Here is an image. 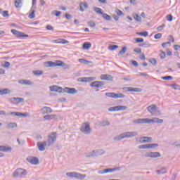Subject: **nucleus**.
<instances>
[{
	"label": "nucleus",
	"mask_w": 180,
	"mask_h": 180,
	"mask_svg": "<svg viewBox=\"0 0 180 180\" xmlns=\"http://www.w3.org/2000/svg\"><path fill=\"white\" fill-rule=\"evenodd\" d=\"M133 123L135 124H150V123H164V120L160 118H153V119H148V118H139L133 120Z\"/></svg>",
	"instance_id": "f257e3e1"
},
{
	"label": "nucleus",
	"mask_w": 180,
	"mask_h": 180,
	"mask_svg": "<svg viewBox=\"0 0 180 180\" xmlns=\"http://www.w3.org/2000/svg\"><path fill=\"white\" fill-rule=\"evenodd\" d=\"M139 133L137 131H127L120 134L114 137L115 141H120L123 140V139H131L133 137H136Z\"/></svg>",
	"instance_id": "f03ea898"
},
{
	"label": "nucleus",
	"mask_w": 180,
	"mask_h": 180,
	"mask_svg": "<svg viewBox=\"0 0 180 180\" xmlns=\"http://www.w3.org/2000/svg\"><path fill=\"white\" fill-rule=\"evenodd\" d=\"M45 67H63L65 70L70 68L69 65L65 64V63L61 60H57L56 62L46 61L44 63Z\"/></svg>",
	"instance_id": "7ed1b4c3"
},
{
	"label": "nucleus",
	"mask_w": 180,
	"mask_h": 180,
	"mask_svg": "<svg viewBox=\"0 0 180 180\" xmlns=\"http://www.w3.org/2000/svg\"><path fill=\"white\" fill-rule=\"evenodd\" d=\"M57 140V132H51L47 136L46 143L48 147H51Z\"/></svg>",
	"instance_id": "20e7f679"
},
{
	"label": "nucleus",
	"mask_w": 180,
	"mask_h": 180,
	"mask_svg": "<svg viewBox=\"0 0 180 180\" xmlns=\"http://www.w3.org/2000/svg\"><path fill=\"white\" fill-rule=\"evenodd\" d=\"M147 110L153 116H161V111L158 110L155 104L150 105L147 107Z\"/></svg>",
	"instance_id": "39448f33"
},
{
	"label": "nucleus",
	"mask_w": 180,
	"mask_h": 180,
	"mask_svg": "<svg viewBox=\"0 0 180 180\" xmlns=\"http://www.w3.org/2000/svg\"><path fill=\"white\" fill-rule=\"evenodd\" d=\"M27 175V172L25 169L18 168L13 173V178H23Z\"/></svg>",
	"instance_id": "423d86ee"
},
{
	"label": "nucleus",
	"mask_w": 180,
	"mask_h": 180,
	"mask_svg": "<svg viewBox=\"0 0 180 180\" xmlns=\"http://www.w3.org/2000/svg\"><path fill=\"white\" fill-rule=\"evenodd\" d=\"M66 176H68V178H75L76 179H85L86 178V174H82L81 173L78 172H67Z\"/></svg>",
	"instance_id": "0eeeda50"
},
{
	"label": "nucleus",
	"mask_w": 180,
	"mask_h": 180,
	"mask_svg": "<svg viewBox=\"0 0 180 180\" xmlns=\"http://www.w3.org/2000/svg\"><path fill=\"white\" fill-rule=\"evenodd\" d=\"M81 133L83 134H91L92 130L91 129V126L89 125V122H84L81 125L80 127Z\"/></svg>",
	"instance_id": "6e6552de"
},
{
	"label": "nucleus",
	"mask_w": 180,
	"mask_h": 180,
	"mask_svg": "<svg viewBox=\"0 0 180 180\" xmlns=\"http://www.w3.org/2000/svg\"><path fill=\"white\" fill-rule=\"evenodd\" d=\"M8 100V102H10V103H13V105H18V103H22V102L25 101V99L23 98L19 97L10 98Z\"/></svg>",
	"instance_id": "1a4fd4ad"
},
{
	"label": "nucleus",
	"mask_w": 180,
	"mask_h": 180,
	"mask_svg": "<svg viewBox=\"0 0 180 180\" xmlns=\"http://www.w3.org/2000/svg\"><path fill=\"white\" fill-rule=\"evenodd\" d=\"M144 157L149 158H160L161 153L160 152H148L144 155Z\"/></svg>",
	"instance_id": "9d476101"
},
{
	"label": "nucleus",
	"mask_w": 180,
	"mask_h": 180,
	"mask_svg": "<svg viewBox=\"0 0 180 180\" xmlns=\"http://www.w3.org/2000/svg\"><path fill=\"white\" fill-rule=\"evenodd\" d=\"M105 85V82L102 81H95L91 83L90 86L92 88L98 89V88H102Z\"/></svg>",
	"instance_id": "9b49d317"
},
{
	"label": "nucleus",
	"mask_w": 180,
	"mask_h": 180,
	"mask_svg": "<svg viewBox=\"0 0 180 180\" xmlns=\"http://www.w3.org/2000/svg\"><path fill=\"white\" fill-rule=\"evenodd\" d=\"M27 162L32 164V165H37L39 164V158L33 156H29L27 158Z\"/></svg>",
	"instance_id": "f8f14e48"
},
{
	"label": "nucleus",
	"mask_w": 180,
	"mask_h": 180,
	"mask_svg": "<svg viewBox=\"0 0 180 180\" xmlns=\"http://www.w3.org/2000/svg\"><path fill=\"white\" fill-rule=\"evenodd\" d=\"M51 92H58L59 94H64L63 89L58 86H50Z\"/></svg>",
	"instance_id": "ddd939ff"
},
{
	"label": "nucleus",
	"mask_w": 180,
	"mask_h": 180,
	"mask_svg": "<svg viewBox=\"0 0 180 180\" xmlns=\"http://www.w3.org/2000/svg\"><path fill=\"white\" fill-rule=\"evenodd\" d=\"M11 33H13L14 36H17V37H29V35L16 30H11Z\"/></svg>",
	"instance_id": "4468645a"
},
{
	"label": "nucleus",
	"mask_w": 180,
	"mask_h": 180,
	"mask_svg": "<svg viewBox=\"0 0 180 180\" xmlns=\"http://www.w3.org/2000/svg\"><path fill=\"white\" fill-rule=\"evenodd\" d=\"M47 146V141H44L42 143L38 142L37 147L39 151H44L46 150V146Z\"/></svg>",
	"instance_id": "2eb2a0df"
},
{
	"label": "nucleus",
	"mask_w": 180,
	"mask_h": 180,
	"mask_svg": "<svg viewBox=\"0 0 180 180\" xmlns=\"http://www.w3.org/2000/svg\"><path fill=\"white\" fill-rule=\"evenodd\" d=\"M34 5H36V0H32V11L29 15V18L30 19H34V18H36V15H34V12H36V11L33 10V8L34 9Z\"/></svg>",
	"instance_id": "dca6fc26"
},
{
	"label": "nucleus",
	"mask_w": 180,
	"mask_h": 180,
	"mask_svg": "<svg viewBox=\"0 0 180 180\" xmlns=\"http://www.w3.org/2000/svg\"><path fill=\"white\" fill-rule=\"evenodd\" d=\"M64 92H66V94L74 95L75 94H77V89H75V88L65 87V89H63V93Z\"/></svg>",
	"instance_id": "f3484780"
},
{
	"label": "nucleus",
	"mask_w": 180,
	"mask_h": 180,
	"mask_svg": "<svg viewBox=\"0 0 180 180\" xmlns=\"http://www.w3.org/2000/svg\"><path fill=\"white\" fill-rule=\"evenodd\" d=\"M42 115H47V113H53V109L50 107H43L41 108Z\"/></svg>",
	"instance_id": "a211bd4d"
},
{
	"label": "nucleus",
	"mask_w": 180,
	"mask_h": 180,
	"mask_svg": "<svg viewBox=\"0 0 180 180\" xmlns=\"http://www.w3.org/2000/svg\"><path fill=\"white\" fill-rule=\"evenodd\" d=\"M0 151L2 153H11V151H12V147L0 146Z\"/></svg>",
	"instance_id": "6ab92c4d"
},
{
	"label": "nucleus",
	"mask_w": 180,
	"mask_h": 180,
	"mask_svg": "<svg viewBox=\"0 0 180 180\" xmlns=\"http://www.w3.org/2000/svg\"><path fill=\"white\" fill-rule=\"evenodd\" d=\"M120 169H122V167H117L115 168H107L104 169V172L105 174H108L109 172H115V171H120Z\"/></svg>",
	"instance_id": "aec40b11"
},
{
	"label": "nucleus",
	"mask_w": 180,
	"mask_h": 180,
	"mask_svg": "<svg viewBox=\"0 0 180 180\" xmlns=\"http://www.w3.org/2000/svg\"><path fill=\"white\" fill-rule=\"evenodd\" d=\"M95 79L94 77H81L77 79L79 82H91V81H94Z\"/></svg>",
	"instance_id": "412c9836"
},
{
	"label": "nucleus",
	"mask_w": 180,
	"mask_h": 180,
	"mask_svg": "<svg viewBox=\"0 0 180 180\" xmlns=\"http://www.w3.org/2000/svg\"><path fill=\"white\" fill-rule=\"evenodd\" d=\"M101 79L103 81H113V77L110 75H101Z\"/></svg>",
	"instance_id": "4be33fe9"
},
{
	"label": "nucleus",
	"mask_w": 180,
	"mask_h": 180,
	"mask_svg": "<svg viewBox=\"0 0 180 180\" xmlns=\"http://www.w3.org/2000/svg\"><path fill=\"white\" fill-rule=\"evenodd\" d=\"M88 3L86 2H81L79 4V11L81 12H84L85 9H88Z\"/></svg>",
	"instance_id": "5701e85b"
},
{
	"label": "nucleus",
	"mask_w": 180,
	"mask_h": 180,
	"mask_svg": "<svg viewBox=\"0 0 180 180\" xmlns=\"http://www.w3.org/2000/svg\"><path fill=\"white\" fill-rule=\"evenodd\" d=\"M18 83L21 85H33V82L30 80L21 79L18 81Z\"/></svg>",
	"instance_id": "b1692460"
},
{
	"label": "nucleus",
	"mask_w": 180,
	"mask_h": 180,
	"mask_svg": "<svg viewBox=\"0 0 180 180\" xmlns=\"http://www.w3.org/2000/svg\"><path fill=\"white\" fill-rule=\"evenodd\" d=\"M144 139H148V136H141L136 138V141L142 144L143 143H148V140H144Z\"/></svg>",
	"instance_id": "393cba45"
},
{
	"label": "nucleus",
	"mask_w": 180,
	"mask_h": 180,
	"mask_svg": "<svg viewBox=\"0 0 180 180\" xmlns=\"http://www.w3.org/2000/svg\"><path fill=\"white\" fill-rule=\"evenodd\" d=\"M6 129H16L18 127V124L15 122H8L7 125L6 126Z\"/></svg>",
	"instance_id": "a878e982"
},
{
	"label": "nucleus",
	"mask_w": 180,
	"mask_h": 180,
	"mask_svg": "<svg viewBox=\"0 0 180 180\" xmlns=\"http://www.w3.org/2000/svg\"><path fill=\"white\" fill-rule=\"evenodd\" d=\"M94 157H99V155H103L105 154V150L100 149V150H94Z\"/></svg>",
	"instance_id": "bb28decb"
},
{
	"label": "nucleus",
	"mask_w": 180,
	"mask_h": 180,
	"mask_svg": "<svg viewBox=\"0 0 180 180\" xmlns=\"http://www.w3.org/2000/svg\"><path fill=\"white\" fill-rule=\"evenodd\" d=\"M158 175H164V174H167V168L162 167L160 169L156 171Z\"/></svg>",
	"instance_id": "cd10ccee"
},
{
	"label": "nucleus",
	"mask_w": 180,
	"mask_h": 180,
	"mask_svg": "<svg viewBox=\"0 0 180 180\" xmlns=\"http://www.w3.org/2000/svg\"><path fill=\"white\" fill-rule=\"evenodd\" d=\"M11 94V90L9 89H3L0 90V95H8Z\"/></svg>",
	"instance_id": "c85d7f7f"
},
{
	"label": "nucleus",
	"mask_w": 180,
	"mask_h": 180,
	"mask_svg": "<svg viewBox=\"0 0 180 180\" xmlns=\"http://www.w3.org/2000/svg\"><path fill=\"white\" fill-rule=\"evenodd\" d=\"M92 44L90 42H84L82 46L83 50H89Z\"/></svg>",
	"instance_id": "c756f323"
},
{
	"label": "nucleus",
	"mask_w": 180,
	"mask_h": 180,
	"mask_svg": "<svg viewBox=\"0 0 180 180\" xmlns=\"http://www.w3.org/2000/svg\"><path fill=\"white\" fill-rule=\"evenodd\" d=\"M57 115H47L44 116V120H52V119H56Z\"/></svg>",
	"instance_id": "7c9ffc66"
},
{
	"label": "nucleus",
	"mask_w": 180,
	"mask_h": 180,
	"mask_svg": "<svg viewBox=\"0 0 180 180\" xmlns=\"http://www.w3.org/2000/svg\"><path fill=\"white\" fill-rule=\"evenodd\" d=\"M94 11L96 12V13H98V15H103V11H102V8L98 7H94Z\"/></svg>",
	"instance_id": "2f4dec72"
},
{
	"label": "nucleus",
	"mask_w": 180,
	"mask_h": 180,
	"mask_svg": "<svg viewBox=\"0 0 180 180\" xmlns=\"http://www.w3.org/2000/svg\"><path fill=\"white\" fill-rule=\"evenodd\" d=\"M53 43L60 44H68L69 41L67 39H62V41H58V39L54 40Z\"/></svg>",
	"instance_id": "473e14b6"
},
{
	"label": "nucleus",
	"mask_w": 180,
	"mask_h": 180,
	"mask_svg": "<svg viewBox=\"0 0 180 180\" xmlns=\"http://www.w3.org/2000/svg\"><path fill=\"white\" fill-rule=\"evenodd\" d=\"M126 51H127V47H126V46L122 47V49H121V51H119L118 56H123L124 54L126 53Z\"/></svg>",
	"instance_id": "72a5a7b5"
},
{
	"label": "nucleus",
	"mask_w": 180,
	"mask_h": 180,
	"mask_svg": "<svg viewBox=\"0 0 180 180\" xmlns=\"http://www.w3.org/2000/svg\"><path fill=\"white\" fill-rule=\"evenodd\" d=\"M119 98H124V94H122V93H119V94H116L114 93V99H119Z\"/></svg>",
	"instance_id": "f704fd0d"
},
{
	"label": "nucleus",
	"mask_w": 180,
	"mask_h": 180,
	"mask_svg": "<svg viewBox=\"0 0 180 180\" xmlns=\"http://www.w3.org/2000/svg\"><path fill=\"white\" fill-rule=\"evenodd\" d=\"M9 115H11L12 116L20 117V116H22V112L14 111V112H11L10 113H8L7 116H9Z\"/></svg>",
	"instance_id": "c9c22d12"
},
{
	"label": "nucleus",
	"mask_w": 180,
	"mask_h": 180,
	"mask_svg": "<svg viewBox=\"0 0 180 180\" xmlns=\"http://www.w3.org/2000/svg\"><path fill=\"white\" fill-rule=\"evenodd\" d=\"M79 63H80L81 64H84V65H88V64L91 63V62L85 59L80 58L79 59Z\"/></svg>",
	"instance_id": "e433bc0d"
},
{
	"label": "nucleus",
	"mask_w": 180,
	"mask_h": 180,
	"mask_svg": "<svg viewBox=\"0 0 180 180\" xmlns=\"http://www.w3.org/2000/svg\"><path fill=\"white\" fill-rule=\"evenodd\" d=\"M15 8H22V0H15Z\"/></svg>",
	"instance_id": "4c0bfd02"
},
{
	"label": "nucleus",
	"mask_w": 180,
	"mask_h": 180,
	"mask_svg": "<svg viewBox=\"0 0 180 180\" xmlns=\"http://www.w3.org/2000/svg\"><path fill=\"white\" fill-rule=\"evenodd\" d=\"M109 112H119V105L115 107H110L108 108Z\"/></svg>",
	"instance_id": "58836bf2"
},
{
	"label": "nucleus",
	"mask_w": 180,
	"mask_h": 180,
	"mask_svg": "<svg viewBox=\"0 0 180 180\" xmlns=\"http://www.w3.org/2000/svg\"><path fill=\"white\" fill-rule=\"evenodd\" d=\"M148 148H157L158 147V143H148L147 144Z\"/></svg>",
	"instance_id": "ea45409f"
},
{
	"label": "nucleus",
	"mask_w": 180,
	"mask_h": 180,
	"mask_svg": "<svg viewBox=\"0 0 180 180\" xmlns=\"http://www.w3.org/2000/svg\"><path fill=\"white\" fill-rule=\"evenodd\" d=\"M160 58L162 60H165V58L167 57V53H165V51L160 50Z\"/></svg>",
	"instance_id": "a19ab883"
},
{
	"label": "nucleus",
	"mask_w": 180,
	"mask_h": 180,
	"mask_svg": "<svg viewBox=\"0 0 180 180\" xmlns=\"http://www.w3.org/2000/svg\"><path fill=\"white\" fill-rule=\"evenodd\" d=\"M136 34H139V36H142L143 37H147V36H148V32L147 31H144L143 32H137Z\"/></svg>",
	"instance_id": "79ce46f5"
},
{
	"label": "nucleus",
	"mask_w": 180,
	"mask_h": 180,
	"mask_svg": "<svg viewBox=\"0 0 180 180\" xmlns=\"http://www.w3.org/2000/svg\"><path fill=\"white\" fill-rule=\"evenodd\" d=\"M103 19H105V20H110L112 19V18L110 17V15L106 14V13H103Z\"/></svg>",
	"instance_id": "37998d69"
},
{
	"label": "nucleus",
	"mask_w": 180,
	"mask_h": 180,
	"mask_svg": "<svg viewBox=\"0 0 180 180\" xmlns=\"http://www.w3.org/2000/svg\"><path fill=\"white\" fill-rule=\"evenodd\" d=\"M100 124H102L103 127L105 126H110V122L108 120L102 121Z\"/></svg>",
	"instance_id": "c03bdc74"
},
{
	"label": "nucleus",
	"mask_w": 180,
	"mask_h": 180,
	"mask_svg": "<svg viewBox=\"0 0 180 180\" xmlns=\"http://www.w3.org/2000/svg\"><path fill=\"white\" fill-rule=\"evenodd\" d=\"M86 158H91V157H95V152H94V150H93L90 153H87L86 154Z\"/></svg>",
	"instance_id": "a18cd8bd"
},
{
	"label": "nucleus",
	"mask_w": 180,
	"mask_h": 180,
	"mask_svg": "<svg viewBox=\"0 0 180 180\" xmlns=\"http://www.w3.org/2000/svg\"><path fill=\"white\" fill-rule=\"evenodd\" d=\"M133 17L134 19L136 20V22H141V17H140V15L138 14H134Z\"/></svg>",
	"instance_id": "49530a36"
},
{
	"label": "nucleus",
	"mask_w": 180,
	"mask_h": 180,
	"mask_svg": "<svg viewBox=\"0 0 180 180\" xmlns=\"http://www.w3.org/2000/svg\"><path fill=\"white\" fill-rule=\"evenodd\" d=\"M32 72L34 75H43L42 70H34Z\"/></svg>",
	"instance_id": "de8ad7c7"
},
{
	"label": "nucleus",
	"mask_w": 180,
	"mask_h": 180,
	"mask_svg": "<svg viewBox=\"0 0 180 180\" xmlns=\"http://www.w3.org/2000/svg\"><path fill=\"white\" fill-rule=\"evenodd\" d=\"M116 49H119V46L117 45H110L108 46V49L113 51V50H116Z\"/></svg>",
	"instance_id": "09e8293b"
},
{
	"label": "nucleus",
	"mask_w": 180,
	"mask_h": 180,
	"mask_svg": "<svg viewBox=\"0 0 180 180\" xmlns=\"http://www.w3.org/2000/svg\"><path fill=\"white\" fill-rule=\"evenodd\" d=\"M162 79H165V81H171L172 79H173L172 76H165V77H162Z\"/></svg>",
	"instance_id": "8fccbe9b"
},
{
	"label": "nucleus",
	"mask_w": 180,
	"mask_h": 180,
	"mask_svg": "<svg viewBox=\"0 0 180 180\" xmlns=\"http://www.w3.org/2000/svg\"><path fill=\"white\" fill-rule=\"evenodd\" d=\"M127 110V106L126 105H118V112L120 110Z\"/></svg>",
	"instance_id": "3c124183"
},
{
	"label": "nucleus",
	"mask_w": 180,
	"mask_h": 180,
	"mask_svg": "<svg viewBox=\"0 0 180 180\" xmlns=\"http://www.w3.org/2000/svg\"><path fill=\"white\" fill-rule=\"evenodd\" d=\"M150 63L152 64L153 65H155L157 64V59L152 58L150 59Z\"/></svg>",
	"instance_id": "603ef678"
},
{
	"label": "nucleus",
	"mask_w": 180,
	"mask_h": 180,
	"mask_svg": "<svg viewBox=\"0 0 180 180\" xmlns=\"http://www.w3.org/2000/svg\"><path fill=\"white\" fill-rule=\"evenodd\" d=\"M138 148H139V150H146L148 148V145L147 144L140 145L138 146Z\"/></svg>",
	"instance_id": "864d4df0"
},
{
	"label": "nucleus",
	"mask_w": 180,
	"mask_h": 180,
	"mask_svg": "<svg viewBox=\"0 0 180 180\" xmlns=\"http://www.w3.org/2000/svg\"><path fill=\"white\" fill-rule=\"evenodd\" d=\"M166 18L169 22H172V20H174V17L171 14L167 15Z\"/></svg>",
	"instance_id": "5fc2aeb1"
},
{
	"label": "nucleus",
	"mask_w": 180,
	"mask_h": 180,
	"mask_svg": "<svg viewBox=\"0 0 180 180\" xmlns=\"http://www.w3.org/2000/svg\"><path fill=\"white\" fill-rule=\"evenodd\" d=\"M161 37H162V34H161V33H158V34H155V36H154V38L156 40H158V39H161Z\"/></svg>",
	"instance_id": "6e6d98bb"
},
{
	"label": "nucleus",
	"mask_w": 180,
	"mask_h": 180,
	"mask_svg": "<svg viewBox=\"0 0 180 180\" xmlns=\"http://www.w3.org/2000/svg\"><path fill=\"white\" fill-rule=\"evenodd\" d=\"M88 25L90 27H95L96 26V24L94 21L88 22Z\"/></svg>",
	"instance_id": "4d7b16f0"
},
{
	"label": "nucleus",
	"mask_w": 180,
	"mask_h": 180,
	"mask_svg": "<svg viewBox=\"0 0 180 180\" xmlns=\"http://www.w3.org/2000/svg\"><path fill=\"white\" fill-rule=\"evenodd\" d=\"M142 46H143L145 49H147L148 47H151V44H150L149 42H145L143 44Z\"/></svg>",
	"instance_id": "13d9d810"
},
{
	"label": "nucleus",
	"mask_w": 180,
	"mask_h": 180,
	"mask_svg": "<svg viewBox=\"0 0 180 180\" xmlns=\"http://www.w3.org/2000/svg\"><path fill=\"white\" fill-rule=\"evenodd\" d=\"M3 67L4 68H8V67H11V63L8 61L4 62V64L3 65Z\"/></svg>",
	"instance_id": "bf43d9fd"
},
{
	"label": "nucleus",
	"mask_w": 180,
	"mask_h": 180,
	"mask_svg": "<svg viewBox=\"0 0 180 180\" xmlns=\"http://www.w3.org/2000/svg\"><path fill=\"white\" fill-rule=\"evenodd\" d=\"M115 93H105V96L108 98H114Z\"/></svg>",
	"instance_id": "052dcab7"
},
{
	"label": "nucleus",
	"mask_w": 180,
	"mask_h": 180,
	"mask_svg": "<svg viewBox=\"0 0 180 180\" xmlns=\"http://www.w3.org/2000/svg\"><path fill=\"white\" fill-rule=\"evenodd\" d=\"M2 15L4 16V18H6L9 16V12L8 11H5L2 13Z\"/></svg>",
	"instance_id": "680f3d73"
},
{
	"label": "nucleus",
	"mask_w": 180,
	"mask_h": 180,
	"mask_svg": "<svg viewBox=\"0 0 180 180\" xmlns=\"http://www.w3.org/2000/svg\"><path fill=\"white\" fill-rule=\"evenodd\" d=\"M134 92H143V89L141 88L134 87Z\"/></svg>",
	"instance_id": "e2e57ef3"
},
{
	"label": "nucleus",
	"mask_w": 180,
	"mask_h": 180,
	"mask_svg": "<svg viewBox=\"0 0 180 180\" xmlns=\"http://www.w3.org/2000/svg\"><path fill=\"white\" fill-rule=\"evenodd\" d=\"M46 30H54V27H53L50 25H46Z\"/></svg>",
	"instance_id": "0e129e2a"
},
{
	"label": "nucleus",
	"mask_w": 180,
	"mask_h": 180,
	"mask_svg": "<svg viewBox=\"0 0 180 180\" xmlns=\"http://www.w3.org/2000/svg\"><path fill=\"white\" fill-rule=\"evenodd\" d=\"M134 51L135 53H137L138 54H141V49H140V48H136V49H134Z\"/></svg>",
	"instance_id": "69168bd1"
},
{
	"label": "nucleus",
	"mask_w": 180,
	"mask_h": 180,
	"mask_svg": "<svg viewBox=\"0 0 180 180\" xmlns=\"http://www.w3.org/2000/svg\"><path fill=\"white\" fill-rule=\"evenodd\" d=\"M135 41H136V43H143V41H144V39L143 38H136L135 39Z\"/></svg>",
	"instance_id": "338daca9"
},
{
	"label": "nucleus",
	"mask_w": 180,
	"mask_h": 180,
	"mask_svg": "<svg viewBox=\"0 0 180 180\" xmlns=\"http://www.w3.org/2000/svg\"><path fill=\"white\" fill-rule=\"evenodd\" d=\"M65 16L68 20L72 19V15H71V14L65 13Z\"/></svg>",
	"instance_id": "774afa93"
}]
</instances>
